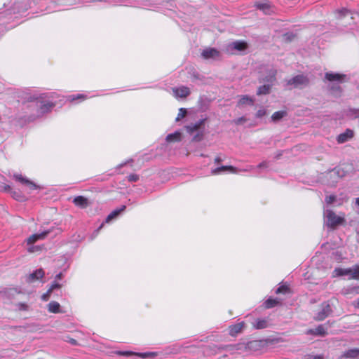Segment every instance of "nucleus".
<instances>
[{"label": "nucleus", "instance_id": "f257e3e1", "mask_svg": "<svg viewBox=\"0 0 359 359\" xmlns=\"http://www.w3.org/2000/svg\"><path fill=\"white\" fill-rule=\"evenodd\" d=\"M333 276H347L348 279H359V265H354L351 268H336L334 270Z\"/></svg>", "mask_w": 359, "mask_h": 359}, {"label": "nucleus", "instance_id": "f03ea898", "mask_svg": "<svg viewBox=\"0 0 359 359\" xmlns=\"http://www.w3.org/2000/svg\"><path fill=\"white\" fill-rule=\"evenodd\" d=\"M324 217L326 218V224L331 228H334L337 226L342 224L344 221L343 217L337 216L332 210H326L324 212Z\"/></svg>", "mask_w": 359, "mask_h": 359}, {"label": "nucleus", "instance_id": "7ed1b4c3", "mask_svg": "<svg viewBox=\"0 0 359 359\" xmlns=\"http://www.w3.org/2000/svg\"><path fill=\"white\" fill-rule=\"evenodd\" d=\"M309 79L304 74L297 75L287 81V86H292L294 88H302L309 86Z\"/></svg>", "mask_w": 359, "mask_h": 359}, {"label": "nucleus", "instance_id": "20e7f679", "mask_svg": "<svg viewBox=\"0 0 359 359\" xmlns=\"http://www.w3.org/2000/svg\"><path fill=\"white\" fill-rule=\"evenodd\" d=\"M332 312V310L331 309L330 305L328 304V302H323L320 305V309L319 311L316 313V316L314 317V319L318 321H321L325 319L327 316H329L331 313Z\"/></svg>", "mask_w": 359, "mask_h": 359}, {"label": "nucleus", "instance_id": "39448f33", "mask_svg": "<svg viewBox=\"0 0 359 359\" xmlns=\"http://www.w3.org/2000/svg\"><path fill=\"white\" fill-rule=\"evenodd\" d=\"M276 70L273 68H267L265 69V74H262L259 77V82L273 83L276 80Z\"/></svg>", "mask_w": 359, "mask_h": 359}, {"label": "nucleus", "instance_id": "423d86ee", "mask_svg": "<svg viewBox=\"0 0 359 359\" xmlns=\"http://www.w3.org/2000/svg\"><path fill=\"white\" fill-rule=\"evenodd\" d=\"M53 229H50L46 231H44L40 233H34L31 235L27 239V243L28 245H32L36 243L37 241L43 240L46 238V236L52 232Z\"/></svg>", "mask_w": 359, "mask_h": 359}, {"label": "nucleus", "instance_id": "0eeeda50", "mask_svg": "<svg viewBox=\"0 0 359 359\" xmlns=\"http://www.w3.org/2000/svg\"><path fill=\"white\" fill-rule=\"evenodd\" d=\"M325 79L330 82L342 83L346 79V75L334 72H327L325 74Z\"/></svg>", "mask_w": 359, "mask_h": 359}, {"label": "nucleus", "instance_id": "6e6552de", "mask_svg": "<svg viewBox=\"0 0 359 359\" xmlns=\"http://www.w3.org/2000/svg\"><path fill=\"white\" fill-rule=\"evenodd\" d=\"M306 334L314 336L325 337L327 334V329L323 325H320L316 328L309 329L306 332Z\"/></svg>", "mask_w": 359, "mask_h": 359}, {"label": "nucleus", "instance_id": "1a4fd4ad", "mask_svg": "<svg viewBox=\"0 0 359 359\" xmlns=\"http://www.w3.org/2000/svg\"><path fill=\"white\" fill-rule=\"evenodd\" d=\"M354 132L351 129H346L344 133L339 134L337 137L339 144H343L348 142L353 137Z\"/></svg>", "mask_w": 359, "mask_h": 359}, {"label": "nucleus", "instance_id": "9d476101", "mask_svg": "<svg viewBox=\"0 0 359 359\" xmlns=\"http://www.w3.org/2000/svg\"><path fill=\"white\" fill-rule=\"evenodd\" d=\"M229 171L233 173H237L238 169L231 165H222L211 170V174L213 175H220L223 172Z\"/></svg>", "mask_w": 359, "mask_h": 359}, {"label": "nucleus", "instance_id": "9b49d317", "mask_svg": "<svg viewBox=\"0 0 359 359\" xmlns=\"http://www.w3.org/2000/svg\"><path fill=\"white\" fill-rule=\"evenodd\" d=\"M172 90L175 97L184 98L190 94V90L186 86H181L180 88H172Z\"/></svg>", "mask_w": 359, "mask_h": 359}, {"label": "nucleus", "instance_id": "f8f14e48", "mask_svg": "<svg viewBox=\"0 0 359 359\" xmlns=\"http://www.w3.org/2000/svg\"><path fill=\"white\" fill-rule=\"evenodd\" d=\"M335 14H336L337 18H338V19H342L343 18L350 16V18L353 20V19H355V16L359 17V13H352L351 11H348L346 8L337 10L335 11Z\"/></svg>", "mask_w": 359, "mask_h": 359}, {"label": "nucleus", "instance_id": "ddd939ff", "mask_svg": "<svg viewBox=\"0 0 359 359\" xmlns=\"http://www.w3.org/2000/svg\"><path fill=\"white\" fill-rule=\"evenodd\" d=\"M345 175V172L344 170L337 168L332 170V171L329 172L327 174V177L330 179H333V182H337V180L339 178H341Z\"/></svg>", "mask_w": 359, "mask_h": 359}, {"label": "nucleus", "instance_id": "4468645a", "mask_svg": "<svg viewBox=\"0 0 359 359\" xmlns=\"http://www.w3.org/2000/svg\"><path fill=\"white\" fill-rule=\"evenodd\" d=\"M14 178L21 182L22 184H25L30 190H34L38 189V186L33 182L29 180L22 177L21 175H14Z\"/></svg>", "mask_w": 359, "mask_h": 359}, {"label": "nucleus", "instance_id": "2eb2a0df", "mask_svg": "<svg viewBox=\"0 0 359 359\" xmlns=\"http://www.w3.org/2000/svg\"><path fill=\"white\" fill-rule=\"evenodd\" d=\"M44 271L42 269H39L30 273L27 277V282L32 283L37 280L41 279L44 276Z\"/></svg>", "mask_w": 359, "mask_h": 359}, {"label": "nucleus", "instance_id": "dca6fc26", "mask_svg": "<svg viewBox=\"0 0 359 359\" xmlns=\"http://www.w3.org/2000/svg\"><path fill=\"white\" fill-rule=\"evenodd\" d=\"M201 55L205 59L216 58L219 57V52L215 48H209L203 50Z\"/></svg>", "mask_w": 359, "mask_h": 359}, {"label": "nucleus", "instance_id": "f3484780", "mask_svg": "<svg viewBox=\"0 0 359 359\" xmlns=\"http://www.w3.org/2000/svg\"><path fill=\"white\" fill-rule=\"evenodd\" d=\"M245 327L244 322H241L237 324L233 325L229 327V334L231 336H236L237 334L240 333L243 327Z\"/></svg>", "mask_w": 359, "mask_h": 359}, {"label": "nucleus", "instance_id": "a211bd4d", "mask_svg": "<svg viewBox=\"0 0 359 359\" xmlns=\"http://www.w3.org/2000/svg\"><path fill=\"white\" fill-rule=\"evenodd\" d=\"M205 119H201L196 123H190L189 126H187V130L189 133H192L194 131H196L201 128V127L204 124Z\"/></svg>", "mask_w": 359, "mask_h": 359}, {"label": "nucleus", "instance_id": "6ab92c4d", "mask_svg": "<svg viewBox=\"0 0 359 359\" xmlns=\"http://www.w3.org/2000/svg\"><path fill=\"white\" fill-rule=\"evenodd\" d=\"M272 84L267 83L259 86L257 90V95H268L270 93L271 90Z\"/></svg>", "mask_w": 359, "mask_h": 359}, {"label": "nucleus", "instance_id": "aec40b11", "mask_svg": "<svg viewBox=\"0 0 359 359\" xmlns=\"http://www.w3.org/2000/svg\"><path fill=\"white\" fill-rule=\"evenodd\" d=\"M168 142H178L182 140L181 133L176 131L167 135L165 138Z\"/></svg>", "mask_w": 359, "mask_h": 359}, {"label": "nucleus", "instance_id": "412c9836", "mask_svg": "<svg viewBox=\"0 0 359 359\" xmlns=\"http://www.w3.org/2000/svg\"><path fill=\"white\" fill-rule=\"evenodd\" d=\"M73 202L76 205L81 208H86L88 205V199L82 196L75 197Z\"/></svg>", "mask_w": 359, "mask_h": 359}, {"label": "nucleus", "instance_id": "4be33fe9", "mask_svg": "<svg viewBox=\"0 0 359 359\" xmlns=\"http://www.w3.org/2000/svg\"><path fill=\"white\" fill-rule=\"evenodd\" d=\"M253 327L257 330L264 329L268 327V321L266 319H257L252 323Z\"/></svg>", "mask_w": 359, "mask_h": 359}, {"label": "nucleus", "instance_id": "5701e85b", "mask_svg": "<svg viewBox=\"0 0 359 359\" xmlns=\"http://www.w3.org/2000/svg\"><path fill=\"white\" fill-rule=\"evenodd\" d=\"M60 305L58 302L52 301L48 305V310L50 313H60Z\"/></svg>", "mask_w": 359, "mask_h": 359}, {"label": "nucleus", "instance_id": "b1692460", "mask_svg": "<svg viewBox=\"0 0 359 359\" xmlns=\"http://www.w3.org/2000/svg\"><path fill=\"white\" fill-rule=\"evenodd\" d=\"M55 107V104L53 102H48L41 105L39 109V115H42L45 113H47L51 110L53 107Z\"/></svg>", "mask_w": 359, "mask_h": 359}, {"label": "nucleus", "instance_id": "393cba45", "mask_svg": "<svg viewBox=\"0 0 359 359\" xmlns=\"http://www.w3.org/2000/svg\"><path fill=\"white\" fill-rule=\"evenodd\" d=\"M343 356L348 358H359V348L349 349L344 353Z\"/></svg>", "mask_w": 359, "mask_h": 359}, {"label": "nucleus", "instance_id": "a878e982", "mask_svg": "<svg viewBox=\"0 0 359 359\" xmlns=\"http://www.w3.org/2000/svg\"><path fill=\"white\" fill-rule=\"evenodd\" d=\"M126 209L125 205H122L119 209L112 211L106 218V222H110L111 219L116 218L121 212Z\"/></svg>", "mask_w": 359, "mask_h": 359}, {"label": "nucleus", "instance_id": "bb28decb", "mask_svg": "<svg viewBox=\"0 0 359 359\" xmlns=\"http://www.w3.org/2000/svg\"><path fill=\"white\" fill-rule=\"evenodd\" d=\"M287 115L286 111H278L274 112L271 116V120L273 122L280 121L282 118Z\"/></svg>", "mask_w": 359, "mask_h": 359}, {"label": "nucleus", "instance_id": "cd10ccee", "mask_svg": "<svg viewBox=\"0 0 359 359\" xmlns=\"http://www.w3.org/2000/svg\"><path fill=\"white\" fill-rule=\"evenodd\" d=\"M238 104L241 105H252L254 104V99L251 97H249L248 95H244L239 100Z\"/></svg>", "mask_w": 359, "mask_h": 359}, {"label": "nucleus", "instance_id": "c85d7f7f", "mask_svg": "<svg viewBox=\"0 0 359 359\" xmlns=\"http://www.w3.org/2000/svg\"><path fill=\"white\" fill-rule=\"evenodd\" d=\"M231 46L238 50H243L246 48V43L242 41H235L231 44Z\"/></svg>", "mask_w": 359, "mask_h": 359}, {"label": "nucleus", "instance_id": "c756f323", "mask_svg": "<svg viewBox=\"0 0 359 359\" xmlns=\"http://www.w3.org/2000/svg\"><path fill=\"white\" fill-rule=\"evenodd\" d=\"M279 304V301L276 299L269 298L264 302V306L266 309H270L276 306Z\"/></svg>", "mask_w": 359, "mask_h": 359}, {"label": "nucleus", "instance_id": "7c9ffc66", "mask_svg": "<svg viewBox=\"0 0 359 359\" xmlns=\"http://www.w3.org/2000/svg\"><path fill=\"white\" fill-rule=\"evenodd\" d=\"M256 6L257 8L263 11L265 13H267L270 8V4L269 2L258 3L256 4Z\"/></svg>", "mask_w": 359, "mask_h": 359}, {"label": "nucleus", "instance_id": "2f4dec72", "mask_svg": "<svg viewBox=\"0 0 359 359\" xmlns=\"http://www.w3.org/2000/svg\"><path fill=\"white\" fill-rule=\"evenodd\" d=\"M136 355L140 356L142 358H146L148 357L154 358V356L156 355V353H155V352H147V353H137Z\"/></svg>", "mask_w": 359, "mask_h": 359}, {"label": "nucleus", "instance_id": "473e14b6", "mask_svg": "<svg viewBox=\"0 0 359 359\" xmlns=\"http://www.w3.org/2000/svg\"><path fill=\"white\" fill-rule=\"evenodd\" d=\"M289 291V288L286 285H281L279 287H278L276 290V294H285Z\"/></svg>", "mask_w": 359, "mask_h": 359}, {"label": "nucleus", "instance_id": "72a5a7b5", "mask_svg": "<svg viewBox=\"0 0 359 359\" xmlns=\"http://www.w3.org/2000/svg\"><path fill=\"white\" fill-rule=\"evenodd\" d=\"M335 201H337V196L335 195H330L325 198V202L327 205L332 204Z\"/></svg>", "mask_w": 359, "mask_h": 359}, {"label": "nucleus", "instance_id": "f704fd0d", "mask_svg": "<svg viewBox=\"0 0 359 359\" xmlns=\"http://www.w3.org/2000/svg\"><path fill=\"white\" fill-rule=\"evenodd\" d=\"M186 114H187V109H184V108H180L179 109V113H178L177 116L176 118V121H180L181 118L184 117Z\"/></svg>", "mask_w": 359, "mask_h": 359}, {"label": "nucleus", "instance_id": "c9c22d12", "mask_svg": "<svg viewBox=\"0 0 359 359\" xmlns=\"http://www.w3.org/2000/svg\"><path fill=\"white\" fill-rule=\"evenodd\" d=\"M295 37L292 33H286L283 35V39L286 41H290Z\"/></svg>", "mask_w": 359, "mask_h": 359}, {"label": "nucleus", "instance_id": "e433bc0d", "mask_svg": "<svg viewBox=\"0 0 359 359\" xmlns=\"http://www.w3.org/2000/svg\"><path fill=\"white\" fill-rule=\"evenodd\" d=\"M117 354L119 355L130 356V355H136L137 353L132 352V351H118Z\"/></svg>", "mask_w": 359, "mask_h": 359}, {"label": "nucleus", "instance_id": "4c0bfd02", "mask_svg": "<svg viewBox=\"0 0 359 359\" xmlns=\"http://www.w3.org/2000/svg\"><path fill=\"white\" fill-rule=\"evenodd\" d=\"M128 180L129 182H137L139 180V176L135 174H131L128 176Z\"/></svg>", "mask_w": 359, "mask_h": 359}, {"label": "nucleus", "instance_id": "58836bf2", "mask_svg": "<svg viewBox=\"0 0 359 359\" xmlns=\"http://www.w3.org/2000/svg\"><path fill=\"white\" fill-rule=\"evenodd\" d=\"M51 293L52 292L48 289L47 292L41 296V299L45 302L48 301L50 297Z\"/></svg>", "mask_w": 359, "mask_h": 359}, {"label": "nucleus", "instance_id": "ea45409f", "mask_svg": "<svg viewBox=\"0 0 359 359\" xmlns=\"http://www.w3.org/2000/svg\"><path fill=\"white\" fill-rule=\"evenodd\" d=\"M266 114V109H259L257 113H256V116L257 118H262L264 116H265Z\"/></svg>", "mask_w": 359, "mask_h": 359}, {"label": "nucleus", "instance_id": "a19ab883", "mask_svg": "<svg viewBox=\"0 0 359 359\" xmlns=\"http://www.w3.org/2000/svg\"><path fill=\"white\" fill-rule=\"evenodd\" d=\"M61 284L57 283L55 280L53 283L49 290L53 292L55 289H60L61 287Z\"/></svg>", "mask_w": 359, "mask_h": 359}, {"label": "nucleus", "instance_id": "79ce46f5", "mask_svg": "<svg viewBox=\"0 0 359 359\" xmlns=\"http://www.w3.org/2000/svg\"><path fill=\"white\" fill-rule=\"evenodd\" d=\"M203 132L198 133L196 135L194 136L193 140L198 142L203 139Z\"/></svg>", "mask_w": 359, "mask_h": 359}, {"label": "nucleus", "instance_id": "37998d69", "mask_svg": "<svg viewBox=\"0 0 359 359\" xmlns=\"http://www.w3.org/2000/svg\"><path fill=\"white\" fill-rule=\"evenodd\" d=\"M17 306L20 311H27L28 309V306L25 303H18Z\"/></svg>", "mask_w": 359, "mask_h": 359}, {"label": "nucleus", "instance_id": "c03bdc74", "mask_svg": "<svg viewBox=\"0 0 359 359\" xmlns=\"http://www.w3.org/2000/svg\"><path fill=\"white\" fill-rule=\"evenodd\" d=\"M305 359H325V358L323 355H309L306 356V358Z\"/></svg>", "mask_w": 359, "mask_h": 359}, {"label": "nucleus", "instance_id": "a18cd8bd", "mask_svg": "<svg viewBox=\"0 0 359 359\" xmlns=\"http://www.w3.org/2000/svg\"><path fill=\"white\" fill-rule=\"evenodd\" d=\"M12 196L16 199L17 201H22V196L20 193H16L15 191H13V193H11Z\"/></svg>", "mask_w": 359, "mask_h": 359}, {"label": "nucleus", "instance_id": "49530a36", "mask_svg": "<svg viewBox=\"0 0 359 359\" xmlns=\"http://www.w3.org/2000/svg\"><path fill=\"white\" fill-rule=\"evenodd\" d=\"M85 97V95H82V94H78V95H71L69 96V98H70V100L71 101H74L76 99H79V98H84Z\"/></svg>", "mask_w": 359, "mask_h": 359}, {"label": "nucleus", "instance_id": "de8ad7c7", "mask_svg": "<svg viewBox=\"0 0 359 359\" xmlns=\"http://www.w3.org/2000/svg\"><path fill=\"white\" fill-rule=\"evenodd\" d=\"M245 121H246V118H245V117H243V116L240 117V118H237V119L234 120V123H235L236 124H237V125H238V124H241V123H244V122H245Z\"/></svg>", "mask_w": 359, "mask_h": 359}, {"label": "nucleus", "instance_id": "09e8293b", "mask_svg": "<svg viewBox=\"0 0 359 359\" xmlns=\"http://www.w3.org/2000/svg\"><path fill=\"white\" fill-rule=\"evenodd\" d=\"M269 165V163L267 161H263L260 163L257 168H267Z\"/></svg>", "mask_w": 359, "mask_h": 359}, {"label": "nucleus", "instance_id": "8fccbe9b", "mask_svg": "<svg viewBox=\"0 0 359 359\" xmlns=\"http://www.w3.org/2000/svg\"><path fill=\"white\" fill-rule=\"evenodd\" d=\"M69 343H70L72 345H76L77 344V341L76 339H72V338H69V339L67 340Z\"/></svg>", "mask_w": 359, "mask_h": 359}, {"label": "nucleus", "instance_id": "3c124183", "mask_svg": "<svg viewBox=\"0 0 359 359\" xmlns=\"http://www.w3.org/2000/svg\"><path fill=\"white\" fill-rule=\"evenodd\" d=\"M63 277V274L62 273H59L58 274H57L55 277V281L57 280H60L62 279Z\"/></svg>", "mask_w": 359, "mask_h": 359}, {"label": "nucleus", "instance_id": "603ef678", "mask_svg": "<svg viewBox=\"0 0 359 359\" xmlns=\"http://www.w3.org/2000/svg\"><path fill=\"white\" fill-rule=\"evenodd\" d=\"M223 160L221 157L219 156H217L215 158V163H219L220 162H222Z\"/></svg>", "mask_w": 359, "mask_h": 359}, {"label": "nucleus", "instance_id": "864d4df0", "mask_svg": "<svg viewBox=\"0 0 359 359\" xmlns=\"http://www.w3.org/2000/svg\"><path fill=\"white\" fill-rule=\"evenodd\" d=\"M11 190V187L9 185H5L4 187V191H9Z\"/></svg>", "mask_w": 359, "mask_h": 359}, {"label": "nucleus", "instance_id": "5fc2aeb1", "mask_svg": "<svg viewBox=\"0 0 359 359\" xmlns=\"http://www.w3.org/2000/svg\"><path fill=\"white\" fill-rule=\"evenodd\" d=\"M253 169H255V167H253V166H250L248 168L244 169V170H243V171H248V170H253Z\"/></svg>", "mask_w": 359, "mask_h": 359}, {"label": "nucleus", "instance_id": "6e6d98bb", "mask_svg": "<svg viewBox=\"0 0 359 359\" xmlns=\"http://www.w3.org/2000/svg\"><path fill=\"white\" fill-rule=\"evenodd\" d=\"M355 204L359 206V197L355 199Z\"/></svg>", "mask_w": 359, "mask_h": 359}, {"label": "nucleus", "instance_id": "4d7b16f0", "mask_svg": "<svg viewBox=\"0 0 359 359\" xmlns=\"http://www.w3.org/2000/svg\"><path fill=\"white\" fill-rule=\"evenodd\" d=\"M28 250H29V252H34L33 248H29L28 249Z\"/></svg>", "mask_w": 359, "mask_h": 359}, {"label": "nucleus", "instance_id": "13d9d810", "mask_svg": "<svg viewBox=\"0 0 359 359\" xmlns=\"http://www.w3.org/2000/svg\"><path fill=\"white\" fill-rule=\"evenodd\" d=\"M357 306L359 307V298L357 300Z\"/></svg>", "mask_w": 359, "mask_h": 359}, {"label": "nucleus", "instance_id": "bf43d9fd", "mask_svg": "<svg viewBox=\"0 0 359 359\" xmlns=\"http://www.w3.org/2000/svg\"><path fill=\"white\" fill-rule=\"evenodd\" d=\"M123 165H124V164H123V163H122V164H121L119 166H120V167H122V166H123Z\"/></svg>", "mask_w": 359, "mask_h": 359}]
</instances>
